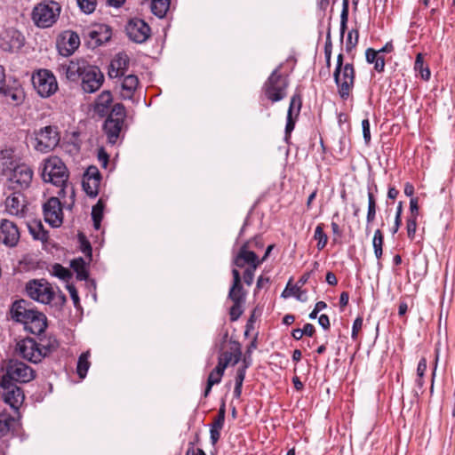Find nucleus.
Instances as JSON below:
<instances>
[{"label": "nucleus", "instance_id": "2f4dec72", "mask_svg": "<svg viewBox=\"0 0 455 455\" xmlns=\"http://www.w3.org/2000/svg\"><path fill=\"white\" fill-rule=\"evenodd\" d=\"M100 182L99 180H92L83 178V188L89 196L95 197L99 193Z\"/></svg>", "mask_w": 455, "mask_h": 455}, {"label": "nucleus", "instance_id": "72a5a7b5", "mask_svg": "<svg viewBox=\"0 0 455 455\" xmlns=\"http://www.w3.org/2000/svg\"><path fill=\"white\" fill-rule=\"evenodd\" d=\"M92 218L93 220V226L95 229H100V222L103 218V204L99 201L92 210Z\"/></svg>", "mask_w": 455, "mask_h": 455}, {"label": "nucleus", "instance_id": "603ef678", "mask_svg": "<svg viewBox=\"0 0 455 455\" xmlns=\"http://www.w3.org/2000/svg\"><path fill=\"white\" fill-rule=\"evenodd\" d=\"M406 228L408 237L413 239L417 229V219L414 217H410L407 220Z\"/></svg>", "mask_w": 455, "mask_h": 455}, {"label": "nucleus", "instance_id": "052dcab7", "mask_svg": "<svg viewBox=\"0 0 455 455\" xmlns=\"http://www.w3.org/2000/svg\"><path fill=\"white\" fill-rule=\"evenodd\" d=\"M427 371V360L421 358L418 363L417 374L418 377L422 378Z\"/></svg>", "mask_w": 455, "mask_h": 455}, {"label": "nucleus", "instance_id": "79ce46f5", "mask_svg": "<svg viewBox=\"0 0 455 455\" xmlns=\"http://www.w3.org/2000/svg\"><path fill=\"white\" fill-rule=\"evenodd\" d=\"M376 215V202L371 192H368V212L367 222L371 223L374 220Z\"/></svg>", "mask_w": 455, "mask_h": 455}, {"label": "nucleus", "instance_id": "de8ad7c7", "mask_svg": "<svg viewBox=\"0 0 455 455\" xmlns=\"http://www.w3.org/2000/svg\"><path fill=\"white\" fill-rule=\"evenodd\" d=\"M225 414H226V409L225 404L223 403L218 412L217 417L215 418L212 427L221 429L224 425L225 421Z\"/></svg>", "mask_w": 455, "mask_h": 455}, {"label": "nucleus", "instance_id": "6ab92c4d", "mask_svg": "<svg viewBox=\"0 0 455 455\" xmlns=\"http://www.w3.org/2000/svg\"><path fill=\"white\" fill-rule=\"evenodd\" d=\"M251 242H246L241 246L233 260V264L235 267L243 268L245 265H248V267L255 265V267H258L262 263V260L259 259L256 253L251 251Z\"/></svg>", "mask_w": 455, "mask_h": 455}, {"label": "nucleus", "instance_id": "5701e85b", "mask_svg": "<svg viewBox=\"0 0 455 455\" xmlns=\"http://www.w3.org/2000/svg\"><path fill=\"white\" fill-rule=\"evenodd\" d=\"M123 122L114 120L113 116H108L104 123V131L108 140L111 144H115L119 137L123 128Z\"/></svg>", "mask_w": 455, "mask_h": 455}, {"label": "nucleus", "instance_id": "a19ab883", "mask_svg": "<svg viewBox=\"0 0 455 455\" xmlns=\"http://www.w3.org/2000/svg\"><path fill=\"white\" fill-rule=\"evenodd\" d=\"M301 108V98L299 94H295L291 97L287 116H292L293 113H296V116L299 115Z\"/></svg>", "mask_w": 455, "mask_h": 455}, {"label": "nucleus", "instance_id": "20e7f679", "mask_svg": "<svg viewBox=\"0 0 455 455\" xmlns=\"http://www.w3.org/2000/svg\"><path fill=\"white\" fill-rule=\"evenodd\" d=\"M33 148L41 153L53 150L60 140V132L55 125H47L35 130L33 132Z\"/></svg>", "mask_w": 455, "mask_h": 455}, {"label": "nucleus", "instance_id": "f03ea898", "mask_svg": "<svg viewBox=\"0 0 455 455\" xmlns=\"http://www.w3.org/2000/svg\"><path fill=\"white\" fill-rule=\"evenodd\" d=\"M12 314L13 319L23 323L25 328L33 334L39 335L43 333L47 326L46 316L30 307L29 303L24 299L13 303Z\"/></svg>", "mask_w": 455, "mask_h": 455}, {"label": "nucleus", "instance_id": "69168bd1", "mask_svg": "<svg viewBox=\"0 0 455 455\" xmlns=\"http://www.w3.org/2000/svg\"><path fill=\"white\" fill-rule=\"evenodd\" d=\"M1 92H3V93H4L5 96H7V97H11V99H12L13 101H16V102L20 101V99H21L20 95H19V94H18V93H16V92H12V91H10V90H8V91H7V90H5V87L4 88V91H2Z\"/></svg>", "mask_w": 455, "mask_h": 455}, {"label": "nucleus", "instance_id": "e2e57ef3", "mask_svg": "<svg viewBox=\"0 0 455 455\" xmlns=\"http://www.w3.org/2000/svg\"><path fill=\"white\" fill-rule=\"evenodd\" d=\"M318 323L324 329L328 330L330 328V320L328 315H321L318 318Z\"/></svg>", "mask_w": 455, "mask_h": 455}, {"label": "nucleus", "instance_id": "4c0bfd02", "mask_svg": "<svg viewBox=\"0 0 455 455\" xmlns=\"http://www.w3.org/2000/svg\"><path fill=\"white\" fill-rule=\"evenodd\" d=\"M52 273L54 276L63 281H68L72 276V274L68 268L62 267L60 264L58 263L52 266Z\"/></svg>", "mask_w": 455, "mask_h": 455}, {"label": "nucleus", "instance_id": "5fc2aeb1", "mask_svg": "<svg viewBox=\"0 0 455 455\" xmlns=\"http://www.w3.org/2000/svg\"><path fill=\"white\" fill-rule=\"evenodd\" d=\"M362 129L364 141L368 144L371 140L370 122L368 119L362 121Z\"/></svg>", "mask_w": 455, "mask_h": 455}, {"label": "nucleus", "instance_id": "473e14b6", "mask_svg": "<svg viewBox=\"0 0 455 455\" xmlns=\"http://www.w3.org/2000/svg\"><path fill=\"white\" fill-rule=\"evenodd\" d=\"M246 291L243 290L242 283H238L236 287L232 284L228 292V298L232 301L245 302Z\"/></svg>", "mask_w": 455, "mask_h": 455}, {"label": "nucleus", "instance_id": "7ed1b4c3", "mask_svg": "<svg viewBox=\"0 0 455 455\" xmlns=\"http://www.w3.org/2000/svg\"><path fill=\"white\" fill-rule=\"evenodd\" d=\"M61 7L55 1H43L32 12V20L41 28L52 27L59 19Z\"/></svg>", "mask_w": 455, "mask_h": 455}, {"label": "nucleus", "instance_id": "dca6fc26", "mask_svg": "<svg viewBox=\"0 0 455 455\" xmlns=\"http://www.w3.org/2000/svg\"><path fill=\"white\" fill-rule=\"evenodd\" d=\"M44 220L53 228H58L62 224L63 212L62 206L58 197H51L44 204Z\"/></svg>", "mask_w": 455, "mask_h": 455}, {"label": "nucleus", "instance_id": "423d86ee", "mask_svg": "<svg viewBox=\"0 0 455 455\" xmlns=\"http://www.w3.org/2000/svg\"><path fill=\"white\" fill-rule=\"evenodd\" d=\"M33 179V170L27 164L16 165L10 172L7 188L12 191L22 192L29 188Z\"/></svg>", "mask_w": 455, "mask_h": 455}, {"label": "nucleus", "instance_id": "13d9d810", "mask_svg": "<svg viewBox=\"0 0 455 455\" xmlns=\"http://www.w3.org/2000/svg\"><path fill=\"white\" fill-rule=\"evenodd\" d=\"M363 326V319L361 317H357L353 323L352 328V338L355 339L357 338V334Z\"/></svg>", "mask_w": 455, "mask_h": 455}, {"label": "nucleus", "instance_id": "9b49d317", "mask_svg": "<svg viewBox=\"0 0 455 455\" xmlns=\"http://www.w3.org/2000/svg\"><path fill=\"white\" fill-rule=\"evenodd\" d=\"M15 352L19 356L33 363H37L45 357V352H42L39 344L30 338L17 342Z\"/></svg>", "mask_w": 455, "mask_h": 455}, {"label": "nucleus", "instance_id": "1a4fd4ad", "mask_svg": "<svg viewBox=\"0 0 455 455\" xmlns=\"http://www.w3.org/2000/svg\"><path fill=\"white\" fill-rule=\"evenodd\" d=\"M33 86L43 98H48L58 90V83L54 75L47 70L41 69L32 76Z\"/></svg>", "mask_w": 455, "mask_h": 455}, {"label": "nucleus", "instance_id": "2eb2a0df", "mask_svg": "<svg viewBox=\"0 0 455 455\" xmlns=\"http://www.w3.org/2000/svg\"><path fill=\"white\" fill-rule=\"evenodd\" d=\"M87 64L88 62L83 59H75L61 63L58 71L60 76H65L68 81L76 82L81 78Z\"/></svg>", "mask_w": 455, "mask_h": 455}, {"label": "nucleus", "instance_id": "c85d7f7f", "mask_svg": "<svg viewBox=\"0 0 455 455\" xmlns=\"http://www.w3.org/2000/svg\"><path fill=\"white\" fill-rule=\"evenodd\" d=\"M89 356H90V352L87 351V352L83 353L78 358L76 372L81 379L85 378L87 371L89 370V367H90V362L88 360Z\"/></svg>", "mask_w": 455, "mask_h": 455}, {"label": "nucleus", "instance_id": "6e6552de", "mask_svg": "<svg viewBox=\"0 0 455 455\" xmlns=\"http://www.w3.org/2000/svg\"><path fill=\"white\" fill-rule=\"evenodd\" d=\"M333 77L338 87V93L342 100H347L354 88L355 71L354 66L346 63L344 68L334 70Z\"/></svg>", "mask_w": 455, "mask_h": 455}, {"label": "nucleus", "instance_id": "4be33fe9", "mask_svg": "<svg viewBox=\"0 0 455 455\" xmlns=\"http://www.w3.org/2000/svg\"><path fill=\"white\" fill-rule=\"evenodd\" d=\"M87 36L98 46L108 42L111 37V30L108 26L99 25L87 32Z\"/></svg>", "mask_w": 455, "mask_h": 455}, {"label": "nucleus", "instance_id": "0e129e2a", "mask_svg": "<svg viewBox=\"0 0 455 455\" xmlns=\"http://www.w3.org/2000/svg\"><path fill=\"white\" fill-rule=\"evenodd\" d=\"M220 429L213 427H211L210 433H211V440H212V444H215L218 442V440L220 439Z\"/></svg>", "mask_w": 455, "mask_h": 455}, {"label": "nucleus", "instance_id": "0eeeda50", "mask_svg": "<svg viewBox=\"0 0 455 455\" xmlns=\"http://www.w3.org/2000/svg\"><path fill=\"white\" fill-rule=\"evenodd\" d=\"M288 82L280 73L279 69H275L264 84V92L268 100L272 102H277L286 97V88Z\"/></svg>", "mask_w": 455, "mask_h": 455}, {"label": "nucleus", "instance_id": "09e8293b", "mask_svg": "<svg viewBox=\"0 0 455 455\" xmlns=\"http://www.w3.org/2000/svg\"><path fill=\"white\" fill-rule=\"evenodd\" d=\"M243 365L240 368H238L236 376H235V387H242L243 382L245 377V371L247 367L249 366V363L246 362V359L243 360Z\"/></svg>", "mask_w": 455, "mask_h": 455}, {"label": "nucleus", "instance_id": "e433bc0d", "mask_svg": "<svg viewBox=\"0 0 455 455\" xmlns=\"http://www.w3.org/2000/svg\"><path fill=\"white\" fill-rule=\"evenodd\" d=\"M348 20V0L342 1V11L340 14V40H343L345 31L347 29V23Z\"/></svg>", "mask_w": 455, "mask_h": 455}, {"label": "nucleus", "instance_id": "39448f33", "mask_svg": "<svg viewBox=\"0 0 455 455\" xmlns=\"http://www.w3.org/2000/svg\"><path fill=\"white\" fill-rule=\"evenodd\" d=\"M42 178L45 182L62 188L68 181V172L60 158L51 156L44 161Z\"/></svg>", "mask_w": 455, "mask_h": 455}, {"label": "nucleus", "instance_id": "ddd939ff", "mask_svg": "<svg viewBox=\"0 0 455 455\" xmlns=\"http://www.w3.org/2000/svg\"><path fill=\"white\" fill-rule=\"evenodd\" d=\"M0 387L3 389V399L12 408L18 410L24 400V394L20 387L7 378H2Z\"/></svg>", "mask_w": 455, "mask_h": 455}, {"label": "nucleus", "instance_id": "774afa93", "mask_svg": "<svg viewBox=\"0 0 455 455\" xmlns=\"http://www.w3.org/2000/svg\"><path fill=\"white\" fill-rule=\"evenodd\" d=\"M325 280L330 285H336L338 283L337 277L332 272H328L326 274Z\"/></svg>", "mask_w": 455, "mask_h": 455}, {"label": "nucleus", "instance_id": "37998d69", "mask_svg": "<svg viewBox=\"0 0 455 455\" xmlns=\"http://www.w3.org/2000/svg\"><path fill=\"white\" fill-rule=\"evenodd\" d=\"M358 31L356 29H352L348 32L346 42V51L347 52H352V50L356 46L358 43Z\"/></svg>", "mask_w": 455, "mask_h": 455}, {"label": "nucleus", "instance_id": "f8f14e48", "mask_svg": "<svg viewBox=\"0 0 455 455\" xmlns=\"http://www.w3.org/2000/svg\"><path fill=\"white\" fill-rule=\"evenodd\" d=\"M80 79L83 91L87 93H93L101 87L104 82V75L98 67L88 63Z\"/></svg>", "mask_w": 455, "mask_h": 455}, {"label": "nucleus", "instance_id": "7c9ffc66", "mask_svg": "<svg viewBox=\"0 0 455 455\" xmlns=\"http://www.w3.org/2000/svg\"><path fill=\"white\" fill-rule=\"evenodd\" d=\"M112 67L125 74L129 68V57L125 53H118L111 61Z\"/></svg>", "mask_w": 455, "mask_h": 455}, {"label": "nucleus", "instance_id": "9d476101", "mask_svg": "<svg viewBox=\"0 0 455 455\" xmlns=\"http://www.w3.org/2000/svg\"><path fill=\"white\" fill-rule=\"evenodd\" d=\"M2 378H7L12 382L28 383L36 378V371L22 362L11 360L7 365L6 374Z\"/></svg>", "mask_w": 455, "mask_h": 455}, {"label": "nucleus", "instance_id": "338daca9", "mask_svg": "<svg viewBox=\"0 0 455 455\" xmlns=\"http://www.w3.org/2000/svg\"><path fill=\"white\" fill-rule=\"evenodd\" d=\"M301 330H302L303 335H307L309 337L313 336V334L315 333V327L311 323H306L304 325V328Z\"/></svg>", "mask_w": 455, "mask_h": 455}, {"label": "nucleus", "instance_id": "49530a36", "mask_svg": "<svg viewBox=\"0 0 455 455\" xmlns=\"http://www.w3.org/2000/svg\"><path fill=\"white\" fill-rule=\"evenodd\" d=\"M244 302L233 301V306L230 307L229 315L231 321H236L243 314L242 306Z\"/></svg>", "mask_w": 455, "mask_h": 455}, {"label": "nucleus", "instance_id": "393cba45", "mask_svg": "<svg viewBox=\"0 0 455 455\" xmlns=\"http://www.w3.org/2000/svg\"><path fill=\"white\" fill-rule=\"evenodd\" d=\"M290 296H294L300 301H306L307 299V291L302 290L298 284L291 286V281L288 283L285 290L282 293V297L283 298Z\"/></svg>", "mask_w": 455, "mask_h": 455}, {"label": "nucleus", "instance_id": "864d4df0", "mask_svg": "<svg viewBox=\"0 0 455 455\" xmlns=\"http://www.w3.org/2000/svg\"><path fill=\"white\" fill-rule=\"evenodd\" d=\"M256 269L257 267L253 265L252 267H248L243 272V281L248 286L251 285L253 283L254 272Z\"/></svg>", "mask_w": 455, "mask_h": 455}, {"label": "nucleus", "instance_id": "680f3d73", "mask_svg": "<svg viewBox=\"0 0 455 455\" xmlns=\"http://www.w3.org/2000/svg\"><path fill=\"white\" fill-rule=\"evenodd\" d=\"M385 67V60L382 56H379L374 62V69L378 72H382Z\"/></svg>", "mask_w": 455, "mask_h": 455}, {"label": "nucleus", "instance_id": "c9c22d12", "mask_svg": "<svg viewBox=\"0 0 455 455\" xmlns=\"http://www.w3.org/2000/svg\"><path fill=\"white\" fill-rule=\"evenodd\" d=\"M384 237L382 232L379 229H377L374 233L372 245L374 249V254L377 259H380L382 256V246H383Z\"/></svg>", "mask_w": 455, "mask_h": 455}, {"label": "nucleus", "instance_id": "a18cd8bd", "mask_svg": "<svg viewBox=\"0 0 455 455\" xmlns=\"http://www.w3.org/2000/svg\"><path fill=\"white\" fill-rule=\"evenodd\" d=\"M80 9L85 13H92L94 12L97 0H77Z\"/></svg>", "mask_w": 455, "mask_h": 455}, {"label": "nucleus", "instance_id": "bb28decb", "mask_svg": "<svg viewBox=\"0 0 455 455\" xmlns=\"http://www.w3.org/2000/svg\"><path fill=\"white\" fill-rule=\"evenodd\" d=\"M71 267L76 273V278L78 280H86L88 278V272L85 267V261L83 258H77L71 261Z\"/></svg>", "mask_w": 455, "mask_h": 455}, {"label": "nucleus", "instance_id": "f257e3e1", "mask_svg": "<svg viewBox=\"0 0 455 455\" xmlns=\"http://www.w3.org/2000/svg\"><path fill=\"white\" fill-rule=\"evenodd\" d=\"M27 295L33 300L51 305L60 309L67 302V298L60 290L55 291L45 279H33L26 283Z\"/></svg>", "mask_w": 455, "mask_h": 455}, {"label": "nucleus", "instance_id": "412c9836", "mask_svg": "<svg viewBox=\"0 0 455 455\" xmlns=\"http://www.w3.org/2000/svg\"><path fill=\"white\" fill-rule=\"evenodd\" d=\"M24 37L16 30L6 31L1 39L0 46L4 51L14 52L23 45Z\"/></svg>", "mask_w": 455, "mask_h": 455}, {"label": "nucleus", "instance_id": "bf43d9fd", "mask_svg": "<svg viewBox=\"0 0 455 455\" xmlns=\"http://www.w3.org/2000/svg\"><path fill=\"white\" fill-rule=\"evenodd\" d=\"M410 211H411V217H414L417 219V216L419 214V205H418V199L417 198H411L410 201Z\"/></svg>", "mask_w": 455, "mask_h": 455}, {"label": "nucleus", "instance_id": "4468645a", "mask_svg": "<svg viewBox=\"0 0 455 455\" xmlns=\"http://www.w3.org/2000/svg\"><path fill=\"white\" fill-rule=\"evenodd\" d=\"M127 36L134 43H145L150 36L149 26L141 19H131L125 26Z\"/></svg>", "mask_w": 455, "mask_h": 455}, {"label": "nucleus", "instance_id": "ea45409f", "mask_svg": "<svg viewBox=\"0 0 455 455\" xmlns=\"http://www.w3.org/2000/svg\"><path fill=\"white\" fill-rule=\"evenodd\" d=\"M38 344L40 346V350L42 352H45V356L54 351L59 346L57 339L52 338L43 340L42 343Z\"/></svg>", "mask_w": 455, "mask_h": 455}, {"label": "nucleus", "instance_id": "3c124183", "mask_svg": "<svg viewBox=\"0 0 455 455\" xmlns=\"http://www.w3.org/2000/svg\"><path fill=\"white\" fill-rule=\"evenodd\" d=\"M83 178L92 180H99V181H100V173L96 166L92 165L87 168Z\"/></svg>", "mask_w": 455, "mask_h": 455}, {"label": "nucleus", "instance_id": "4d7b16f0", "mask_svg": "<svg viewBox=\"0 0 455 455\" xmlns=\"http://www.w3.org/2000/svg\"><path fill=\"white\" fill-rule=\"evenodd\" d=\"M67 289L70 294V297L74 302L75 307L79 305V296L76 287L73 284H68Z\"/></svg>", "mask_w": 455, "mask_h": 455}, {"label": "nucleus", "instance_id": "a211bd4d", "mask_svg": "<svg viewBox=\"0 0 455 455\" xmlns=\"http://www.w3.org/2000/svg\"><path fill=\"white\" fill-rule=\"evenodd\" d=\"M27 200L22 192L12 191L5 199V211L13 216L24 217L27 211Z\"/></svg>", "mask_w": 455, "mask_h": 455}, {"label": "nucleus", "instance_id": "58836bf2", "mask_svg": "<svg viewBox=\"0 0 455 455\" xmlns=\"http://www.w3.org/2000/svg\"><path fill=\"white\" fill-rule=\"evenodd\" d=\"M314 238H315V240L317 241V248H318V250L323 249L324 246L327 243L328 238H327L326 234L323 232V224H319L315 228V234H314Z\"/></svg>", "mask_w": 455, "mask_h": 455}, {"label": "nucleus", "instance_id": "c03bdc74", "mask_svg": "<svg viewBox=\"0 0 455 455\" xmlns=\"http://www.w3.org/2000/svg\"><path fill=\"white\" fill-rule=\"evenodd\" d=\"M108 116H113L114 120H118L124 123V119L125 116V109L124 105L119 103L114 105L111 113Z\"/></svg>", "mask_w": 455, "mask_h": 455}, {"label": "nucleus", "instance_id": "cd10ccee", "mask_svg": "<svg viewBox=\"0 0 455 455\" xmlns=\"http://www.w3.org/2000/svg\"><path fill=\"white\" fill-rule=\"evenodd\" d=\"M63 40H66V36L63 37ZM63 44L68 47L65 48V55L72 54L80 44V39L76 33L70 32L68 34L67 41H64Z\"/></svg>", "mask_w": 455, "mask_h": 455}, {"label": "nucleus", "instance_id": "b1692460", "mask_svg": "<svg viewBox=\"0 0 455 455\" xmlns=\"http://www.w3.org/2000/svg\"><path fill=\"white\" fill-rule=\"evenodd\" d=\"M139 84V79L136 76L129 75L124 76L121 84V96L123 99H131L134 91Z\"/></svg>", "mask_w": 455, "mask_h": 455}, {"label": "nucleus", "instance_id": "f3484780", "mask_svg": "<svg viewBox=\"0 0 455 455\" xmlns=\"http://www.w3.org/2000/svg\"><path fill=\"white\" fill-rule=\"evenodd\" d=\"M20 230L17 225L8 220L0 221V243L7 247H14L20 240Z\"/></svg>", "mask_w": 455, "mask_h": 455}, {"label": "nucleus", "instance_id": "a878e982", "mask_svg": "<svg viewBox=\"0 0 455 455\" xmlns=\"http://www.w3.org/2000/svg\"><path fill=\"white\" fill-rule=\"evenodd\" d=\"M225 370L221 369L218 365L211 371L207 379V386L204 391V396H207L212 390V387L215 384H219L221 381V378L224 374Z\"/></svg>", "mask_w": 455, "mask_h": 455}, {"label": "nucleus", "instance_id": "8fccbe9b", "mask_svg": "<svg viewBox=\"0 0 455 455\" xmlns=\"http://www.w3.org/2000/svg\"><path fill=\"white\" fill-rule=\"evenodd\" d=\"M331 52H332V44L331 40V32L330 30L327 33L326 36V42L324 45V54L326 59V63L328 66L331 64Z\"/></svg>", "mask_w": 455, "mask_h": 455}, {"label": "nucleus", "instance_id": "6e6d98bb", "mask_svg": "<svg viewBox=\"0 0 455 455\" xmlns=\"http://www.w3.org/2000/svg\"><path fill=\"white\" fill-rule=\"evenodd\" d=\"M379 56V52L378 51H375L374 49L372 48H368L365 52V57H366V60L369 62V63H374L375 60L378 59V57Z\"/></svg>", "mask_w": 455, "mask_h": 455}, {"label": "nucleus", "instance_id": "c756f323", "mask_svg": "<svg viewBox=\"0 0 455 455\" xmlns=\"http://www.w3.org/2000/svg\"><path fill=\"white\" fill-rule=\"evenodd\" d=\"M112 102V95L109 91H104L97 99L96 109L99 113H103Z\"/></svg>", "mask_w": 455, "mask_h": 455}, {"label": "nucleus", "instance_id": "f704fd0d", "mask_svg": "<svg viewBox=\"0 0 455 455\" xmlns=\"http://www.w3.org/2000/svg\"><path fill=\"white\" fill-rule=\"evenodd\" d=\"M15 419L9 415H0V436H4L13 427Z\"/></svg>", "mask_w": 455, "mask_h": 455}, {"label": "nucleus", "instance_id": "aec40b11", "mask_svg": "<svg viewBox=\"0 0 455 455\" xmlns=\"http://www.w3.org/2000/svg\"><path fill=\"white\" fill-rule=\"evenodd\" d=\"M242 356L241 346L237 341H230V347L228 351L221 352L218 358V366L226 370L229 365H235Z\"/></svg>", "mask_w": 455, "mask_h": 455}]
</instances>
